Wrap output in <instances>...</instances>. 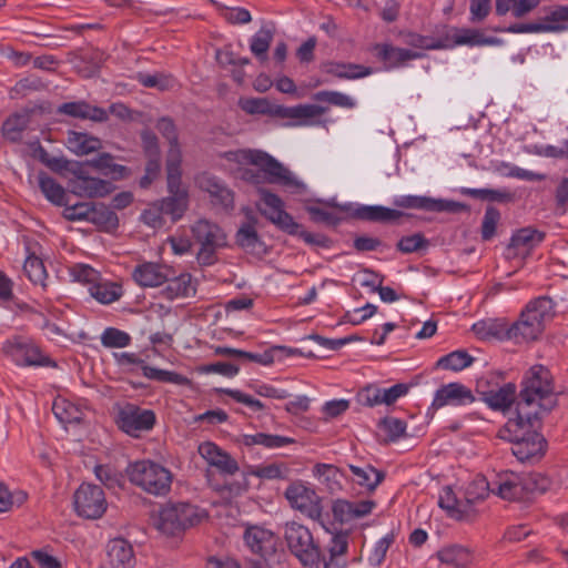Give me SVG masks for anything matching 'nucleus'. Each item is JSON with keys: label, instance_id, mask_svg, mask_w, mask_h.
I'll list each match as a JSON object with an SVG mask.
<instances>
[{"label": "nucleus", "instance_id": "obj_1", "mask_svg": "<svg viewBox=\"0 0 568 568\" xmlns=\"http://www.w3.org/2000/svg\"><path fill=\"white\" fill-rule=\"evenodd\" d=\"M221 160L225 170L250 183H277L294 192L304 189V183L295 174L264 152L229 151L221 155Z\"/></svg>", "mask_w": 568, "mask_h": 568}, {"label": "nucleus", "instance_id": "obj_2", "mask_svg": "<svg viewBox=\"0 0 568 568\" xmlns=\"http://www.w3.org/2000/svg\"><path fill=\"white\" fill-rule=\"evenodd\" d=\"M537 410L516 413L508 419L503 435L511 443V452L520 463H536L546 453V440L534 427L538 419Z\"/></svg>", "mask_w": 568, "mask_h": 568}, {"label": "nucleus", "instance_id": "obj_3", "mask_svg": "<svg viewBox=\"0 0 568 568\" xmlns=\"http://www.w3.org/2000/svg\"><path fill=\"white\" fill-rule=\"evenodd\" d=\"M556 405L557 395L550 372L544 365L531 366L524 376L516 413L537 410L539 416L541 413L551 410Z\"/></svg>", "mask_w": 568, "mask_h": 568}, {"label": "nucleus", "instance_id": "obj_4", "mask_svg": "<svg viewBox=\"0 0 568 568\" xmlns=\"http://www.w3.org/2000/svg\"><path fill=\"white\" fill-rule=\"evenodd\" d=\"M206 509L190 503H166L151 517L152 525L162 535L180 537L186 530L206 521Z\"/></svg>", "mask_w": 568, "mask_h": 568}, {"label": "nucleus", "instance_id": "obj_5", "mask_svg": "<svg viewBox=\"0 0 568 568\" xmlns=\"http://www.w3.org/2000/svg\"><path fill=\"white\" fill-rule=\"evenodd\" d=\"M182 170L179 166V153L174 151L166 168L169 196L160 200L164 212L173 222L180 220L189 207V191L182 183Z\"/></svg>", "mask_w": 568, "mask_h": 568}, {"label": "nucleus", "instance_id": "obj_6", "mask_svg": "<svg viewBox=\"0 0 568 568\" xmlns=\"http://www.w3.org/2000/svg\"><path fill=\"white\" fill-rule=\"evenodd\" d=\"M130 480L144 491L160 496L170 490L172 476L162 465L151 460H140L128 468Z\"/></svg>", "mask_w": 568, "mask_h": 568}, {"label": "nucleus", "instance_id": "obj_7", "mask_svg": "<svg viewBox=\"0 0 568 568\" xmlns=\"http://www.w3.org/2000/svg\"><path fill=\"white\" fill-rule=\"evenodd\" d=\"M284 539L290 551L304 566H313L318 562L321 551L314 541L310 529L295 521L286 523L284 527Z\"/></svg>", "mask_w": 568, "mask_h": 568}, {"label": "nucleus", "instance_id": "obj_8", "mask_svg": "<svg viewBox=\"0 0 568 568\" xmlns=\"http://www.w3.org/2000/svg\"><path fill=\"white\" fill-rule=\"evenodd\" d=\"M284 495L293 509L311 519H318L321 517V498L307 484L300 480L294 481L287 486Z\"/></svg>", "mask_w": 568, "mask_h": 568}, {"label": "nucleus", "instance_id": "obj_9", "mask_svg": "<svg viewBox=\"0 0 568 568\" xmlns=\"http://www.w3.org/2000/svg\"><path fill=\"white\" fill-rule=\"evenodd\" d=\"M192 233L201 244L196 255L199 263L204 265L212 264L214 251L225 245L224 232L217 225L200 220L192 226Z\"/></svg>", "mask_w": 568, "mask_h": 568}, {"label": "nucleus", "instance_id": "obj_10", "mask_svg": "<svg viewBox=\"0 0 568 568\" xmlns=\"http://www.w3.org/2000/svg\"><path fill=\"white\" fill-rule=\"evenodd\" d=\"M568 29V6H558L549 9L534 22L516 23L507 31L513 33L531 32H561Z\"/></svg>", "mask_w": 568, "mask_h": 568}, {"label": "nucleus", "instance_id": "obj_11", "mask_svg": "<svg viewBox=\"0 0 568 568\" xmlns=\"http://www.w3.org/2000/svg\"><path fill=\"white\" fill-rule=\"evenodd\" d=\"M74 507L84 518H100L106 510L103 490L97 485L82 484L74 494Z\"/></svg>", "mask_w": 568, "mask_h": 568}, {"label": "nucleus", "instance_id": "obj_12", "mask_svg": "<svg viewBox=\"0 0 568 568\" xmlns=\"http://www.w3.org/2000/svg\"><path fill=\"white\" fill-rule=\"evenodd\" d=\"M260 196L256 206L262 215L286 233L298 232V223L285 212L284 204L277 195L263 190Z\"/></svg>", "mask_w": 568, "mask_h": 568}, {"label": "nucleus", "instance_id": "obj_13", "mask_svg": "<svg viewBox=\"0 0 568 568\" xmlns=\"http://www.w3.org/2000/svg\"><path fill=\"white\" fill-rule=\"evenodd\" d=\"M477 392L488 407L506 412L515 403L517 388L513 383L490 386L487 379H480L477 382Z\"/></svg>", "mask_w": 568, "mask_h": 568}, {"label": "nucleus", "instance_id": "obj_14", "mask_svg": "<svg viewBox=\"0 0 568 568\" xmlns=\"http://www.w3.org/2000/svg\"><path fill=\"white\" fill-rule=\"evenodd\" d=\"M155 423L152 410L141 409L134 405L123 407L118 417L119 427L126 434L138 437L141 432L150 430Z\"/></svg>", "mask_w": 568, "mask_h": 568}, {"label": "nucleus", "instance_id": "obj_15", "mask_svg": "<svg viewBox=\"0 0 568 568\" xmlns=\"http://www.w3.org/2000/svg\"><path fill=\"white\" fill-rule=\"evenodd\" d=\"M325 112L326 108L317 104L277 105L275 116L287 119L288 126H314L320 124L318 119Z\"/></svg>", "mask_w": 568, "mask_h": 568}, {"label": "nucleus", "instance_id": "obj_16", "mask_svg": "<svg viewBox=\"0 0 568 568\" xmlns=\"http://www.w3.org/2000/svg\"><path fill=\"white\" fill-rule=\"evenodd\" d=\"M3 349L7 356L20 366H49L51 364L50 358L42 354L38 346L29 342H8Z\"/></svg>", "mask_w": 568, "mask_h": 568}, {"label": "nucleus", "instance_id": "obj_17", "mask_svg": "<svg viewBox=\"0 0 568 568\" xmlns=\"http://www.w3.org/2000/svg\"><path fill=\"white\" fill-rule=\"evenodd\" d=\"M172 275V268L163 263L143 261L135 265L132 277L141 287H158Z\"/></svg>", "mask_w": 568, "mask_h": 568}, {"label": "nucleus", "instance_id": "obj_18", "mask_svg": "<svg viewBox=\"0 0 568 568\" xmlns=\"http://www.w3.org/2000/svg\"><path fill=\"white\" fill-rule=\"evenodd\" d=\"M474 400L475 397L468 387L460 383H449L435 392L430 407L440 409L445 406H465Z\"/></svg>", "mask_w": 568, "mask_h": 568}, {"label": "nucleus", "instance_id": "obj_19", "mask_svg": "<svg viewBox=\"0 0 568 568\" xmlns=\"http://www.w3.org/2000/svg\"><path fill=\"white\" fill-rule=\"evenodd\" d=\"M197 453L209 466L216 468L222 475H234L239 470L237 462L213 442H203Z\"/></svg>", "mask_w": 568, "mask_h": 568}, {"label": "nucleus", "instance_id": "obj_20", "mask_svg": "<svg viewBox=\"0 0 568 568\" xmlns=\"http://www.w3.org/2000/svg\"><path fill=\"white\" fill-rule=\"evenodd\" d=\"M74 174V180L71 183L72 192L79 196H104L111 192V185L100 179L90 178L84 174L83 166L75 164L71 170Z\"/></svg>", "mask_w": 568, "mask_h": 568}, {"label": "nucleus", "instance_id": "obj_21", "mask_svg": "<svg viewBox=\"0 0 568 568\" xmlns=\"http://www.w3.org/2000/svg\"><path fill=\"white\" fill-rule=\"evenodd\" d=\"M545 234L531 227L518 230L511 237L507 250L508 257H526L544 241Z\"/></svg>", "mask_w": 568, "mask_h": 568}, {"label": "nucleus", "instance_id": "obj_22", "mask_svg": "<svg viewBox=\"0 0 568 568\" xmlns=\"http://www.w3.org/2000/svg\"><path fill=\"white\" fill-rule=\"evenodd\" d=\"M108 564L111 568H134L135 555L132 545L123 538L110 539L105 546Z\"/></svg>", "mask_w": 568, "mask_h": 568}, {"label": "nucleus", "instance_id": "obj_23", "mask_svg": "<svg viewBox=\"0 0 568 568\" xmlns=\"http://www.w3.org/2000/svg\"><path fill=\"white\" fill-rule=\"evenodd\" d=\"M523 476L515 473H503L491 480V493L506 500H518L525 497Z\"/></svg>", "mask_w": 568, "mask_h": 568}, {"label": "nucleus", "instance_id": "obj_24", "mask_svg": "<svg viewBox=\"0 0 568 568\" xmlns=\"http://www.w3.org/2000/svg\"><path fill=\"white\" fill-rule=\"evenodd\" d=\"M438 505L447 515L454 519L462 520L468 518L474 509L465 494L459 496L450 487H444L440 491Z\"/></svg>", "mask_w": 568, "mask_h": 568}, {"label": "nucleus", "instance_id": "obj_25", "mask_svg": "<svg viewBox=\"0 0 568 568\" xmlns=\"http://www.w3.org/2000/svg\"><path fill=\"white\" fill-rule=\"evenodd\" d=\"M375 508V503L371 499L352 503L346 499H337L334 501L332 511L336 520L341 523H349L369 515Z\"/></svg>", "mask_w": 568, "mask_h": 568}, {"label": "nucleus", "instance_id": "obj_26", "mask_svg": "<svg viewBox=\"0 0 568 568\" xmlns=\"http://www.w3.org/2000/svg\"><path fill=\"white\" fill-rule=\"evenodd\" d=\"M244 540L246 546L255 554L265 557L275 551L276 537L264 527L252 526L245 530Z\"/></svg>", "mask_w": 568, "mask_h": 568}, {"label": "nucleus", "instance_id": "obj_27", "mask_svg": "<svg viewBox=\"0 0 568 568\" xmlns=\"http://www.w3.org/2000/svg\"><path fill=\"white\" fill-rule=\"evenodd\" d=\"M436 556L440 562L454 568H468L477 560L471 548L458 544L443 547Z\"/></svg>", "mask_w": 568, "mask_h": 568}, {"label": "nucleus", "instance_id": "obj_28", "mask_svg": "<svg viewBox=\"0 0 568 568\" xmlns=\"http://www.w3.org/2000/svg\"><path fill=\"white\" fill-rule=\"evenodd\" d=\"M195 183L211 196L215 204H220L226 209L233 206L234 199L232 191L215 176L203 173L196 176Z\"/></svg>", "mask_w": 568, "mask_h": 568}, {"label": "nucleus", "instance_id": "obj_29", "mask_svg": "<svg viewBox=\"0 0 568 568\" xmlns=\"http://www.w3.org/2000/svg\"><path fill=\"white\" fill-rule=\"evenodd\" d=\"M394 204L404 209L425 210L429 212L452 211L456 206L454 202L420 195L397 196L394 200Z\"/></svg>", "mask_w": 568, "mask_h": 568}, {"label": "nucleus", "instance_id": "obj_30", "mask_svg": "<svg viewBox=\"0 0 568 568\" xmlns=\"http://www.w3.org/2000/svg\"><path fill=\"white\" fill-rule=\"evenodd\" d=\"M372 52L376 59L384 63L386 69H392L422 55V52L418 50L399 49L389 44L375 45Z\"/></svg>", "mask_w": 568, "mask_h": 568}, {"label": "nucleus", "instance_id": "obj_31", "mask_svg": "<svg viewBox=\"0 0 568 568\" xmlns=\"http://www.w3.org/2000/svg\"><path fill=\"white\" fill-rule=\"evenodd\" d=\"M544 332L538 321H532L524 311L518 321L509 325L508 339L525 343L537 339Z\"/></svg>", "mask_w": 568, "mask_h": 568}, {"label": "nucleus", "instance_id": "obj_32", "mask_svg": "<svg viewBox=\"0 0 568 568\" xmlns=\"http://www.w3.org/2000/svg\"><path fill=\"white\" fill-rule=\"evenodd\" d=\"M164 284L161 295L169 301L187 298L194 296L196 292L195 282L189 273H181L174 277L170 276Z\"/></svg>", "mask_w": 568, "mask_h": 568}, {"label": "nucleus", "instance_id": "obj_33", "mask_svg": "<svg viewBox=\"0 0 568 568\" xmlns=\"http://www.w3.org/2000/svg\"><path fill=\"white\" fill-rule=\"evenodd\" d=\"M52 410L57 419L64 426L78 424L85 416L84 405L62 396L54 399Z\"/></svg>", "mask_w": 568, "mask_h": 568}, {"label": "nucleus", "instance_id": "obj_34", "mask_svg": "<svg viewBox=\"0 0 568 568\" xmlns=\"http://www.w3.org/2000/svg\"><path fill=\"white\" fill-rule=\"evenodd\" d=\"M474 334L481 341L508 339L509 325L503 318H485L471 326Z\"/></svg>", "mask_w": 568, "mask_h": 568}, {"label": "nucleus", "instance_id": "obj_35", "mask_svg": "<svg viewBox=\"0 0 568 568\" xmlns=\"http://www.w3.org/2000/svg\"><path fill=\"white\" fill-rule=\"evenodd\" d=\"M59 112L79 119H89L95 122L108 120V111L92 106L84 101L68 102L59 106Z\"/></svg>", "mask_w": 568, "mask_h": 568}, {"label": "nucleus", "instance_id": "obj_36", "mask_svg": "<svg viewBox=\"0 0 568 568\" xmlns=\"http://www.w3.org/2000/svg\"><path fill=\"white\" fill-rule=\"evenodd\" d=\"M232 479H225L223 484L214 485V489L226 501L243 496L250 487L248 477L245 473H235Z\"/></svg>", "mask_w": 568, "mask_h": 568}, {"label": "nucleus", "instance_id": "obj_37", "mask_svg": "<svg viewBox=\"0 0 568 568\" xmlns=\"http://www.w3.org/2000/svg\"><path fill=\"white\" fill-rule=\"evenodd\" d=\"M65 145L72 153L82 156L100 150L101 141L87 133L70 131Z\"/></svg>", "mask_w": 568, "mask_h": 568}, {"label": "nucleus", "instance_id": "obj_38", "mask_svg": "<svg viewBox=\"0 0 568 568\" xmlns=\"http://www.w3.org/2000/svg\"><path fill=\"white\" fill-rule=\"evenodd\" d=\"M314 478L331 493L342 490L343 474L332 464H316L312 470Z\"/></svg>", "mask_w": 568, "mask_h": 568}, {"label": "nucleus", "instance_id": "obj_39", "mask_svg": "<svg viewBox=\"0 0 568 568\" xmlns=\"http://www.w3.org/2000/svg\"><path fill=\"white\" fill-rule=\"evenodd\" d=\"M307 212L314 222L335 225L343 219L345 209L336 204L317 203L307 206Z\"/></svg>", "mask_w": 568, "mask_h": 568}, {"label": "nucleus", "instance_id": "obj_40", "mask_svg": "<svg viewBox=\"0 0 568 568\" xmlns=\"http://www.w3.org/2000/svg\"><path fill=\"white\" fill-rule=\"evenodd\" d=\"M349 469L353 474V480L367 491H373L383 480V474L371 465L354 466Z\"/></svg>", "mask_w": 568, "mask_h": 568}, {"label": "nucleus", "instance_id": "obj_41", "mask_svg": "<svg viewBox=\"0 0 568 568\" xmlns=\"http://www.w3.org/2000/svg\"><path fill=\"white\" fill-rule=\"evenodd\" d=\"M524 312L532 318V321H538L539 325L545 329L547 323H549L554 315V303L548 297H539L532 302H530Z\"/></svg>", "mask_w": 568, "mask_h": 568}, {"label": "nucleus", "instance_id": "obj_42", "mask_svg": "<svg viewBox=\"0 0 568 568\" xmlns=\"http://www.w3.org/2000/svg\"><path fill=\"white\" fill-rule=\"evenodd\" d=\"M89 292L93 298L102 304L113 303L122 295V291L119 285L108 281H102L101 278L89 287Z\"/></svg>", "mask_w": 568, "mask_h": 568}, {"label": "nucleus", "instance_id": "obj_43", "mask_svg": "<svg viewBox=\"0 0 568 568\" xmlns=\"http://www.w3.org/2000/svg\"><path fill=\"white\" fill-rule=\"evenodd\" d=\"M294 443L293 438L281 436V435H273V434H265V433H257L253 435H245L244 436V444L245 445H261L266 448H280L287 446L290 444Z\"/></svg>", "mask_w": 568, "mask_h": 568}, {"label": "nucleus", "instance_id": "obj_44", "mask_svg": "<svg viewBox=\"0 0 568 568\" xmlns=\"http://www.w3.org/2000/svg\"><path fill=\"white\" fill-rule=\"evenodd\" d=\"M356 215L363 220L394 221V220L399 219L403 214L398 210L376 205V206H362L356 210Z\"/></svg>", "mask_w": 568, "mask_h": 568}, {"label": "nucleus", "instance_id": "obj_45", "mask_svg": "<svg viewBox=\"0 0 568 568\" xmlns=\"http://www.w3.org/2000/svg\"><path fill=\"white\" fill-rule=\"evenodd\" d=\"M156 128L160 131V133L169 141L170 144L166 159V168L169 166L171 155L174 151H178L179 153V166H181L182 151L178 142L176 129L173 121L168 118H162L161 120H159Z\"/></svg>", "mask_w": 568, "mask_h": 568}, {"label": "nucleus", "instance_id": "obj_46", "mask_svg": "<svg viewBox=\"0 0 568 568\" xmlns=\"http://www.w3.org/2000/svg\"><path fill=\"white\" fill-rule=\"evenodd\" d=\"M88 164L112 179H121L126 174V168L114 163L113 158L108 153L99 155L97 159L88 162Z\"/></svg>", "mask_w": 568, "mask_h": 568}, {"label": "nucleus", "instance_id": "obj_47", "mask_svg": "<svg viewBox=\"0 0 568 568\" xmlns=\"http://www.w3.org/2000/svg\"><path fill=\"white\" fill-rule=\"evenodd\" d=\"M239 106L247 114H266L274 115L277 105H273L265 98H241L239 100Z\"/></svg>", "mask_w": 568, "mask_h": 568}, {"label": "nucleus", "instance_id": "obj_48", "mask_svg": "<svg viewBox=\"0 0 568 568\" xmlns=\"http://www.w3.org/2000/svg\"><path fill=\"white\" fill-rule=\"evenodd\" d=\"M29 116L27 113H17L9 116L2 125V134L7 140L18 141L27 128Z\"/></svg>", "mask_w": 568, "mask_h": 568}, {"label": "nucleus", "instance_id": "obj_49", "mask_svg": "<svg viewBox=\"0 0 568 568\" xmlns=\"http://www.w3.org/2000/svg\"><path fill=\"white\" fill-rule=\"evenodd\" d=\"M490 493L491 481H488L483 476H477L464 490L465 498L468 499L471 506L476 501L485 499Z\"/></svg>", "mask_w": 568, "mask_h": 568}, {"label": "nucleus", "instance_id": "obj_50", "mask_svg": "<svg viewBox=\"0 0 568 568\" xmlns=\"http://www.w3.org/2000/svg\"><path fill=\"white\" fill-rule=\"evenodd\" d=\"M39 185L44 196L57 205L65 204V191L53 179L47 175L39 176Z\"/></svg>", "mask_w": 568, "mask_h": 568}, {"label": "nucleus", "instance_id": "obj_51", "mask_svg": "<svg viewBox=\"0 0 568 568\" xmlns=\"http://www.w3.org/2000/svg\"><path fill=\"white\" fill-rule=\"evenodd\" d=\"M136 80L145 88L159 91L170 90L175 85V80L164 73H138Z\"/></svg>", "mask_w": 568, "mask_h": 568}, {"label": "nucleus", "instance_id": "obj_52", "mask_svg": "<svg viewBox=\"0 0 568 568\" xmlns=\"http://www.w3.org/2000/svg\"><path fill=\"white\" fill-rule=\"evenodd\" d=\"M23 271L33 284L44 287L47 271L43 262L39 257L34 254L28 255L24 261Z\"/></svg>", "mask_w": 568, "mask_h": 568}, {"label": "nucleus", "instance_id": "obj_53", "mask_svg": "<svg viewBox=\"0 0 568 568\" xmlns=\"http://www.w3.org/2000/svg\"><path fill=\"white\" fill-rule=\"evenodd\" d=\"M98 213V207L91 205L90 203H78L71 206H67L63 211L64 217L70 221H97Z\"/></svg>", "mask_w": 568, "mask_h": 568}, {"label": "nucleus", "instance_id": "obj_54", "mask_svg": "<svg viewBox=\"0 0 568 568\" xmlns=\"http://www.w3.org/2000/svg\"><path fill=\"white\" fill-rule=\"evenodd\" d=\"M378 429L386 440H397L406 433V424L395 417H386L378 424Z\"/></svg>", "mask_w": 568, "mask_h": 568}, {"label": "nucleus", "instance_id": "obj_55", "mask_svg": "<svg viewBox=\"0 0 568 568\" xmlns=\"http://www.w3.org/2000/svg\"><path fill=\"white\" fill-rule=\"evenodd\" d=\"M473 363L471 356L466 352L456 351L438 359L437 365L444 369L462 371Z\"/></svg>", "mask_w": 568, "mask_h": 568}, {"label": "nucleus", "instance_id": "obj_56", "mask_svg": "<svg viewBox=\"0 0 568 568\" xmlns=\"http://www.w3.org/2000/svg\"><path fill=\"white\" fill-rule=\"evenodd\" d=\"M69 274L73 281L89 285L95 284L100 278V272L88 264H73L69 267Z\"/></svg>", "mask_w": 568, "mask_h": 568}, {"label": "nucleus", "instance_id": "obj_57", "mask_svg": "<svg viewBox=\"0 0 568 568\" xmlns=\"http://www.w3.org/2000/svg\"><path fill=\"white\" fill-rule=\"evenodd\" d=\"M131 337L128 333L118 328L109 327L101 335V343L109 348H122L130 344Z\"/></svg>", "mask_w": 568, "mask_h": 568}, {"label": "nucleus", "instance_id": "obj_58", "mask_svg": "<svg viewBox=\"0 0 568 568\" xmlns=\"http://www.w3.org/2000/svg\"><path fill=\"white\" fill-rule=\"evenodd\" d=\"M525 496L529 493H545L550 488V479L540 473H531L523 476Z\"/></svg>", "mask_w": 568, "mask_h": 568}, {"label": "nucleus", "instance_id": "obj_59", "mask_svg": "<svg viewBox=\"0 0 568 568\" xmlns=\"http://www.w3.org/2000/svg\"><path fill=\"white\" fill-rule=\"evenodd\" d=\"M393 541V535L388 534L375 542L367 559L371 566L379 567L383 564Z\"/></svg>", "mask_w": 568, "mask_h": 568}, {"label": "nucleus", "instance_id": "obj_60", "mask_svg": "<svg viewBox=\"0 0 568 568\" xmlns=\"http://www.w3.org/2000/svg\"><path fill=\"white\" fill-rule=\"evenodd\" d=\"M173 254L184 255L191 252L192 241L184 229L179 230L174 235L170 236L166 241Z\"/></svg>", "mask_w": 568, "mask_h": 568}, {"label": "nucleus", "instance_id": "obj_61", "mask_svg": "<svg viewBox=\"0 0 568 568\" xmlns=\"http://www.w3.org/2000/svg\"><path fill=\"white\" fill-rule=\"evenodd\" d=\"M358 402L362 405L373 407L384 404L382 388L376 385H367L358 392Z\"/></svg>", "mask_w": 568, "mask_h": 568}, {"label": "nucleus", "instance_id": "obj_62", "mask_svg": "<svg viewBox=\"0 0 568 568\" xmlns=\"http://www.w3.org/2000/svg\"><path fill=\"white\" fill-rule=\"evenodd\" d=\"M286 469L278 464H268L256 466L251 470V475L262 479H278L285 476Z\"/></svg>", "mask_w": 568, "mask_h": 568}, {"label": "nucleus", "instance_id": "obj_63", "mask_svg": "<svg viewBox=\"0 0 568 568\" xmlns=\"http://www.w3.org/2000/svg\"><path fill=\"white\" fill-rule=\"evenodd\" d=\"M499 220L500 214L495 207L490 206L486 210L481 224V236L484 240H490L495 235Z\"/></svg>", "mask_w": 568, "mask_h": 568}, {"label": "nucleus", "instance_id": "obj_64", "mask_svg": "<svg viewBox=\"0 0 568 568\" xmlns=\"http://www.w3.org/2000/svg\"><path fill=\"white\" fill-rule=\"evenodd\" d=\"M163 215H166L159 201L151 204L142 214L145 224L153 229L161 227L164 223Z\"/></svg>", "mask_w": 568, "mask_h": 568}]
</instances>
